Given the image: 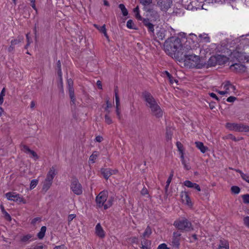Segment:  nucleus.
<instances>
[{
	"mask_svg": "<svg viewBox=\"0 0 249 249\" xmlns=\"http://www.w3.org/2000/svg\"><path fill=\"white\" fill-rule=\"evenodd\" d=\"M140 1L142 5L146 6L152 3V0H140Z\"/></svg>",
	"mask_w": 249,
	"mask_h": 249,
	"instance_id": "44",
	"label": "nucleus"
},
{
	"mask_svg": "<svg viewBox=\"0 0 249 249\" xmlns=\"http://www.w3.org/2000/svg\"><path fill=\"white\" fill-rule=\"evenodd\" d=\"M221 89H223L225 91L228 92V94H230L231 92H234L235 90V87L232 85L230 81H226L222 83Z\"/></svg>",
	"mask_w": 249,
	"mask_h": 249,
	"instance_id": "13",
	"label": "nucleus"
},
{
	"mask_svg": "<svg viewBox=\"0 0 249 249\" xmlns=\"http://www.w3.org/2000/svg\"><path fill=\"white\" fill-rule=\"evenodd\" d=\"M71 188L72 192L77 195H80L82 193V186L77 179H74L72 181Z\"/></svg>",
	"mask_w": 249,
	"mask_h": 249,
	"instance_id": "11",
	"label": "nucleus"
},
{
	"mask_svg": "<svg viewBox=\"0 0 249 249\" xmlns=\"http://www.w3.org/2000/svg\"><path fill=\"white\" fill-rule=\"evenodd\" d=\"M157 249H169L167 247V245L163 243V244L160 245L158 246Z\"/></svg>",
	"mask_w": 249,
	"mask_h": 249,
	"instance_id": "53",
	"label": "nucleus"
},
{
	"mask_svg": "<svg viewBox=\"0 0 249 249\" xmlns=\"http://www.w3.org/2000/svg\"><path fill=\"white\" fill-rule=\"evenodd\" d=\"M106 107H105V110L106 111V113L110 114V108L112 107V105L111 103L109 102L108 99H107L106 101Z\"/></svg>",
	"mask_w": 249,
	"mask_h": 249,
	"instance_id": "34",
	"label": "nucleus"
},
{
	"mask_svg": "<svg viewBox=\"0 0 249 249\" xmlns=\"http://www.w3.org/2000/svg\"><path fill=\"white\" fill-rule=\"evenodd\" d=\"M217 65H221L224 64L227 61V58L224 55H217Z\"/></svg>",
	"mask_w": 249,
	"mask_h": 249,
	"instance_id": "26",
	"label": "nucleus"
},
{
	"mask_svg": "<svg viewBox=\"0 0 249 249\" xmlns=\"http://www.w3.org/2000/svg\"><path fill=\"white\" fill-rule=\"evenodd\" d=\"M236 97L233 96H230L227 99V101L228 102H233L236 100Z\"/></svg>",
	"mask_w": 249,
	"mask_h": 249,
	"instance_id": "56",
	"label": "nucleus"
},
{
	"mask_svg": "<svg viewBox=\"0 0 249 249\" xmlns=\"http://www.w3.org/2000/svg\"><path fill=\"white\" fill-rule=\"evenodd\" d=\"M243 201L245 204H249V194L242 196Z\"/></svg>",
	"mask_w": 249,
	"mask_h": 249,
	"instance_id": "46",
	"label": "nucleus"
},
{
	"mask_svg": "<svg viewBox=\"0 0 249 249\" xmlns=\"http://www.w3.org/2000/svg\"><path fill=\"white\" fill-rule=\"evenodd\" d=\"M15 46L14 45H12V44H11L10 46L8 49V50L9 52H12L14 50Z\"/></svg>",
	"mask_w": 249,
	"mask_h": 249,
	"instance_id": "61",
	"label": "nucleus"
},
{
	"mask_svg": "<svg viewBox=\"0 0 249 249\" xmlns=\"http://www.w3.org/2000/svg\"><path fill=\"white\" fill-rule=\"evenodd\" d=\"M40 218L39 217H36V218H34L32 221V224H36V223L38 221H40Z\"/></svg>",
	"mask_w": 249,
	"mask_h": 249,
	"instance_id": "60",
	"label": "nucleus"
},
{
	"mask_svg": "<svg viewBox=\"0 0 249 249\" xmlns=\"http://www.w3.org/2000/svg\"><path fill=\"white\" fill-rule=\"evenodd\" d=\"M231 69L236 72H243L246 71V67L243 64L235 63L230 66Z\"/></svg>",
	"mask_w": 249,
	"mask_h": 249,
	"instance_id": "15",
	"label": "nucleus"
},
{
	"mask_svg": "<svg viewBox=\"0 0 249 249\" xmlns=\"http://www.w3.org/2000/svg\"><path fill=\"white\" fill-rule=\"evenodd\" d=\"M173 177V172H172L170 174V176H169V178H168V179H167V180L166 181V183H167L168 184H170V183L171 182V180L172 179Z\"/></svg>",
	"mask_w": 249,
	"mask_h": 249,
	"instance_id": "55",
	"label": "nucleus"
},
{
	"mask_svg": "<svg viewBox=\"0 0 249 249\" xmlns=\"http://www.w3.org/2000/svg\"><path fill=\"white\" fill-rule=\"evenodd\" d=\"M69 93L70 95V97L73 102L75 101V96H74V91L73 87L68 88Z\"/></svg>",
	"mask_w": 249,
	"mask_h": 249,
	"instance_id": "33",
	"label": "nucleus"
},
{
	"mask_svg": "<svg viewBox=\"0 0 249 249\" xmlns=\"http://www.w3.org/2000/svg\"><path fill=\"white\" fill-rule=\"evenodd\" d=\"M95 234L101 238H103L105 236V232L100 223H98L95 227Z\"/></svg>",
	"mask_w": 249,
	"mask_h": 249,
	"instance_id": "18",
	"label": "nucleus"
},
{
	"mask_svg": "<svg viewBox=\"0 0 249 249\" xmlns=\"http://www.w3.org/2000/svg\"><path fill=\"white\" fill-rule=\"evenodd\" d=\"M43 248H44L43 245H39V246H36L33 249H43Z\"/></svg>",
	"mask_w": 249,
	"mask_h": 249,
	"instance_id": "64",
	"label": "nucleus"
},
{
	"mask_svg": "<svg viewBox=\"0 0 249 249\" xmlns=\"http://www.w3.org/2000/svg\"><path fill=\"white\" fill-rule=\"evenodd\" d=\"M172 4V0H159L157 2V5L160 9L163 12H166Z\"/></svg>",
	"mask_w": 249,
	"mask_h": 249,
	"instance_id": "9",
	"label": "nucleus"
},
{
	"mask_svg": "<svg viewBox=\"0 0 249 249\" xmlns=\"http://www.w3.org/2000/svg\"><path fill=\"white\" fill-rule=\"evenodd\" d=\"M143 96L146 106L151 109L152 114L157 118L161 117L163 112L153 96L148 92H144Z\"/></svg>",
	"mask_w": 249,
	"mask_h": 249,
	"instance_id": "2",
	"label": "nucleus"
},
{
	"mask_svg": "<svg viewBox=\"0 0 249 249\" xmlns=\"http://www.w3.org/2000/svg\"><path fill=\"white\" fill-rule=\"evenodd\" d=\"M244 225L249 228V216H246L243 219Z\"/></svg>",
	"mask_w": 249,
	"mask_h": 249,
	"instance_id": "50",
	"label": "nucleus"
},
{
	"mask_svg": "<svg viewBox=\"0 0 249 249\" xmlns=\"http://www.w3.org/2000/svg\"><path fill=\"white\" fill-rule=\"evenodd\" d=\"M6 198L9 201L18 203L26 204V200L19 194L14 192H9L5 194Z\"/></svg>",
	"mask_w": 249,
	"mask_h": 249,
	"instance_id": "8",
	"label": "nucleus"
},
{
	"mask_svg": "<svg viewBox=\"0 0 249 249\" xmlns=\"http://www.w3.org/2000/svg\"><path fill=\"white\" fill-rule=\"evenodd\" d=\"M181 234L176 232L173 233V237L172 241V245L174 247L178 248L179 245L180 236Z\"/></svg>",
	"mask_w": 249,
	"mask_h": 249,
	"instance_id": "17",
	"label": "nucleus"
},
{
	"mask_svg": "<svg viewBox=\"0 0 249 249\" xmlns=\"http://www.w3.org/2000/svg\"><path fill=\"white\" fill-rule=\"evenodd\" d=\"M195 144L196 147L202 152V153H205L206 151H208V148L205 146H204L203 142H196Z\"/></svg>",
	"mask_w": 249,
	"mask_h": 249,
	"instance_id": "22",
	"label": "nucleus"
},
{
	"mask_svg": "<svg viewBox=\"0 0 249 249\" xmlns=\"http://www.w3.org/2000/svg\"><path fill=\"white\" fill-rule=\"evenodd\" d=\"M200 42L205 43H209L210 42V38L208 35L206 34H200L199 35Z\"/></svg>",
	"mask_w": 249,
	"mask_h": 249,
	"instance_id": "28",
	"label": "nucleus"
},
{
	"mask_svg": "<svg viewBox=\"0 0 249 249\" xmlns=\"http://www.w3.org/2000/svg\"><path fill=\"white\" fill-rule=\"evenodd\" d=\"M143 23L144 25L148 28L149 32H151L152 34L154 33V25L150 22L148 19H143Z\"/></svg>",
	"mask_w": 249,
	"mask_h": 249,
	"instance_id": "23",
	"label": "nucleus"
},
{
	"mask_svg": "<svg viewBox=\"0 0 249 249\" xmlns=\"http://www.w3.org/2000/svg\"><path fill=\"white\" fill-rule=\"evenodd\" d=\"M174 225L182 231H189L193 230L191 223L186 218L176 220L174 223Z\"/></svg>",
	"mask_w": 249,
	"mask_h": 249,
	"instance_id": "7",
	"label": "nucleus"
},
{
	"mask_svg": "<svg viewBox=\"0 0 249 249\" xmlns=\"http://www.w3.org/2000/svg\"><path fill=\"white\" fill-rule=\"evenodd\" d=\"M183 184L185 186H186L188 188H194L198 192H200L201 191L200 187L198 184L195 183H193L190 180L185 181Z\"/></svg>",
	"mask_w": 249,
	"mask_h": 249,
	"instance_id": "21",
	"label": "nucleus"
},
{
	"mask_svg": "<svg viewBox=\"0 0 249 249\" xmlns=\"http://www.w3.org/2000/svg\"><path fill=\"white\" fill-rule=\"evenodd\" d=\"M148 194L147 189L146 188H143L141 191V194L142 195H146Z\"/></svg>",
	"mask_w": 249,
	"mask_h": 249,
	"instance_id": "57",
	"label": "nucleus"
},
{
	"mask_svg": "<svg viewBox=\"0 0 249 249\" xmlns=\"http://www.w3.org/2000/svg\"><path fill=\"white\" fill-rule=\"evenodd\" d=\"M183 184L185 186H186L188 188H194L198 192H200L201 191L200 187L198 184L195 183H193L190 180L185 181Z\"/></svg>",
	"mask_w": 249,
	"mask_h": 249,
	"instance_id": "19",
	"label": "nucleus"
},
{
	"mask_svg": "<svg viewBox=\"0 0 249 249\" xmlns=\"http://www.w3.org/2000/svg\"><path fill=\"white\" fill-rule=\"evenodd\" d=\"M108 196V192L107 191H103L99 193L96 198V202L97 205L101 207L104 206L105 209H107L111 206L112 204V200L109 199L107 202L105 203L107 200Z\"/></svg>",
	"mask_w": 249,
	"mask_h": 249,
	"instance_id": "4",
	"label": "nucleus"
},
{
	"mask_svg": "<svg viewBox=\"0 0 249 249\" xmlns=\"http://www.w3.org/2000/svg\"><path fill=\"white\" fill-rule=\"evenodd\" d=\"M115 103H116V113L119 120L121 119L122 116L120 110V98L118 94L117 89L115 90Z\"/></svg>",
	"mask_w": 249,
	"mask_h": 249,
	"instance_id": "14",
	"label": "nucleus"
},
{
	"mask_svg": "<svg viewBox=\"0 0 249 249\" xmlns=\"http://www.w3.org/2000/svg\"><path fill=\"white\" fill-rule=\"evenodd\" d=\"M46 231V227L45 226H42L40 229V231L37 234V237L39 239H42L45 236V234Z\"/></svg>",
	"mask_w": 249,
	"mask_h": 249,
	"instance_id": "31",
	"label": "nucleus"
},
{
	"mask_svg": "<svg viewBox=\"0 0 249 249\" xmlns=\"http://www.w3.org/2000/svg\"><path fill=\"white\" fill-rule=\"evenodd\" d=\"M176 145L179 153H181V152H183V146L181 142H178Z\"/></svg>",
	"mask_w": 249,
	"mask_h": 249,
	"instance_id": "49",
	"label": "nucleus"
},
{
	"mask_svg": "<svg viewBox=\"0 0 249 249\" xmlns=\"http://www.w3.org/2000/svg\"><path fill=\"white\" fill-rule=\"evenodd\" d=\"M98 152L97 151H94L92 154L90 156L89 159V162H91L93 163L95 162V160L98 156Z\"/></svg>",
	"mask_w": 249,
	"mask_h": 249,
	"instance_id": "32",
	"label": "nucleus"
},
{
	"mask_svg": "<svg viewBox=\"0 0 249 249\" xmlns=\"http://www.w3.org/2000/svg\"><path fill=\"white\" fill-rule=\"evenodd\" d=\"M218 249H229L228 242L226 240H221Z\"/></svg>",
	"mask_w": 249,
	"mask_h": 249,
	"instance_id": "29",
	"label": "nucleus"
},
{
	"mask_svg": "<svg viewBox=\"0 0 249 249\" xmlns=\"http://www.w3.org/2000/svg\"><path fill=\"white\" fill-rule=\"evenodd\" d=\"M180 196L182 202L189 206H192V203L191 199L186 192H181Z\"/></svg>",
	"mask_w": 249,
	"mask_h": 249,
	"instance_id": "16",
	"label": "nucleus"
},
{
	"mask_svg": "<svg viewBox=\"0 0 249 249\" xmlns=\"http://www.w3.org/2000/svg\"><path fill=\"white\" fill-rule=\"evenodd\" d=\"M24 38L23 36H18L17 38L12 40L11 44L14 46L18 45L20 43L23 42Z\"/></svg>",
	"mask_w": 249,
	"mask_h": 249,
	"instance_id": "30",
	"label": "nucleus"
},
{
	"mask_svg": "<svg viewBox=\"0 0 249 249\" xmlns=\"http://www.w3.org/2000/svg\"><path fill=\"white\" fill-rule=\"evenodd\" d=\"M105 122L108 124H110L112 123V120L110 117L109 116V114L106 113L105 115Z\"/></svg>",
	"mask_w": 249,
	"mask_h": 249,
	"instance_id": "42",
	"label": "nucleus"
},
{
	"mask_svg": "<svg viewBox=\"0 0 249 249\" xmlns=\"http://www.w3.org/2000/svg\"><path fill=\"white\" fill-rule=\"evenodd\" d=\"M76 217L74 214H69L68 217V224H70L71 222Z\"/></svg>",
	"mask_w": 249,
	"mask_h": 249,
	"instance_id": "51",
	"label": "nucleus"
},
{
	"mask_svg": "<svg viewBox=\"0 0 249 249\" xmlns=\"http://www.w3.org/2000/svg\"><path fill=\"white\" fill-rule=\"evenodd\" d=\"M5 95V88H3L0 93V105H2L4 101V96Z\"/></svg>",
	"mask_w": 249,
	"mask_h": 249,
	"instance_id": "39",
	"label": "nucleus"
},
{
	"mask_svg": "<svg viewBox=\"0 0 249 249\" xmlns=\"http://www.w3.org/2000/svg\"><path fill=\"white\" fill-rule=\"evenodd\" d=\"M68 83V88L70 87H73V81L71 79H68L67 80Z\"/></svg>",
	"mask_w": 249,
	"mask_h": 249,
	"instance_id": "54",
	"label": "nucleus"
},
{
	"mask_svg": "<svg viewBox=\"0 0 249 249\" xmlns=\"http://www.w3.org/2000/svg\"><path fill=\"white\" fill-rule=\"evenodd\" d=\"M94 26L100 32L103 33L107 38H108V36L107 33L105 25H103L102 26H99L97 24H94Z\"/></svg>",
	"mask_w": 249,
	"mask_h": 249,
	"instance_id": "27",
	"label": "nucleus"
},
{
	"mask_svg": "<svg viewBox=\"0 0 249 249\" xmlns=\"http://www.w3.org/2000/svg\"><path fill=\"white\" fill-rule=\"evenodd\" d=\"M225 127L230 131L239 132H249V126L242 123H227Z\"/></svg>",
	"mask_w": 249,
	"mask_h": 249,
	"instance_id": "6",
	"label": "nucleus"
},
{
	"mask_svg": "<svg viewBox=\"0 0 249 249\" xmlns=\"http://www.w3.org/2000/svg\"><path fill=\"white\" fill-rule=\"evenodd\" d=\"M209 95H210V96L211 97L215 99L217 101H219V98L216 95V94L215 93H213V92L212 93H210Z\"/></svg>",
	"mask_w": 249,
	"mask_h": 249,
	"instance_id": "58",
	"label": "nucleus"
},
{
	"mask_svg": "<svg viewBox=\"0 0 249 249\" xmlns=\"http://www.w3.org/2000/svg\"><path fill=\"white\" fill-rule=\"evenodd\" d=\"M215 91L221 95L228 94V92L225 91V90L220 91V90L216 89V90H215Z\"/></svg>",
	"mask_w": 249,
	"mask_h": 249,
	"instance_id": "59",
	"label": "nucleus"
},
{
	"mask_svg": "<svg viewBox=\"0 0 249 249\" xmlns=\"http://www.w3.org/2000/svg\"><path fill=\"white\" fill-rule=\"evenodd\" d=\"M33 238V235L31 234H27L26 235L23 236L21 239V241L22 242L26 243L29 240H31Z\"/></svg>",
	"mask_w": 249,
	"mask_h": 249,
	"instance_id": "37",
	"label": "nucleus"
},
{
	"mask_svg": "<svg viewBox=\"0 0 249 249\" xmlns=\"http://www.w3.org/2000/svg\"><path fill=\"white\" fill-rule=\"evenodd\" d=\"M241 175L242 178L246 182L249 183V175L244 174L241 171H237Z\"/></svg>",
	"mask_w": 249,
	"mask_h": 249,
	"instance_id": "38",
	"label": "nucleus"
},
{
	"mask_svg": "<svg viewBox=\"0 0 249 249\" xmlns=\"http://www.w3.org/2000/svg\"><path fill=\"white\" fill-rule=\"evenodd\" d=\"M53 249H66V248L64 245H62L56 246Z\"/></svg>",
	"mask_w": 249,
	"mask_h": 249,
	"instance_id": "62",
	"label": "nucleus"
},
{
	"mask_svg": "<svg viewBox=\"0 0 249 249\" xmlns=\"http://www.w3.org/2000/svg\"><path fill=\"white\" fill-rule=\"evenodd\" d=\"M166 53L173 58L180 61L184 53H186L188 48L183 47L180 38L172 37L166 40L164 44Z\"/></svg>",
	"mask_w": 249,
	"mask_h": 249,
	"instance_id": "1",
	"label": "nucleus"
},
{
	"mask_svg": "<svg viewBox=\"0 0 249 249\" xmlns=\"http://www.w3.org/2000/svg\"><path fill=\"white\" fill-rule=\"evenodd\" d=\"M151 233L152 231L151 228L150 227L147 226L142 234V236L143 238L148 237L151 235Z\"/></svg>",
	"mask_w": 249,
	"mask_h": 249,
	"instance_id": "35",
	"label": "nucleus"
},
{
	"mask_svg": "<svg viewBox=\"0 0 249 249\" xmlns=\"http://www.w3.org/2000/svg\"><path fill=\"white\" fill-rule=\"evenodd\" d=\"M101 172L106 179H107L111 175V169L109 168H103L101 170Z\"/></svg>",
	"mask_w": 249,
	"mask_h": 249,
	"instance_id": "24",
	"label": "nucleus"
},
{
	"mask_svg": "<svg viewBox=\"0 0 249 249\" xmlns=\"http://www.w3.org/2000/svg\"><path fill=\"white\" fill-rule=\"evenodd\" d=\"M231 191L233 193L235 194H238L239 193L240 189L238 186H233L231 187Z\"/></svg>",
	"mask_w": 249,
	"mask_h": 249,
	"instance_id": "45",
	"label": "nucleus"
},
{
	"mask_svg": "<svg viewBox=\"0 0 249 249\" xmlns=\"http://www.w3.org/2000/svg\"><path fill=\"white\" fill-rule=\"evenodd\" d=\"M183 184L185 186H186L188 188H194L198 192H200L201 191L200 187L198 184L195 183H193L190 180L185 181Z\"/></svg>",
	"mask_w": 249,
	"mask_h": 249,
	"instance_id": "20",
	"label": "nucleus"
},
{
	"mask_svg": "<svg viewBox=\"0 0 249 249\" xmlns=\"http://www.w3.org/2000/svg\"><path fill=\"white\" fill-rule=\"evenodd\" d=\"M56 171L54 167H52L48 172L46 178L42 181V191L46 192L52 185L53 179L56 175Z\"/></svg>",
	"mask_w": 249,
	"mask_h": 249,
	"instance_id": "5",
	"label": "nucleus"
},
{
	"mask_svg": "<svg viewBox=\"0 0 249 249\" xmlns=\"http://www.w3.org/2000/svg\"><path fill=\"white\" fill-rule=\"evenodd\" d=\"M157 35L159 39L162 40L165 36L163 30H160L157 33Z\"/></svg>",
	"mask_w": 249,
	"mask_h": 249,
	"instance_id": "47",
	"label": "nucleus"
},
{
	"mask_svg": "<svg viewBox=\"0 0 249 249\" xmlns=\"http://www.w3.org/2000/svg\"><path fill=\"white\" fill-rule=\"evenodd\" d=\"M126 26L129 29H134L133 21L131 19L128 20L126 23Z\"/></svg>",
	"mask_w": 249,
	"mask_h": 249,
	"instance_id": "48",
	"label": "nucleus"
},
{
	"mask_svg": "<svg viewBox=\"0 0 249 249\" xmlns=\"http://www.w3.org/2000/svg\"><path fill=\"white\" fill-rule=\"evenodd\" d=\"M133 11L135 14L136 18L139 20H142V18L140 14L139 9L138 6L134 9Z\"/></svg>",
	"mask_w": 249,
	"mask_h": 249,
	"instance_id": "40",
	"label": "nucleus"
},
{
	"mask_svg": "<svg viewBox=\"0 0 249 249\" xmlns=\"http://www.w3.org/2000/svg\"><path fill=\"white\" fill-rule=\"evenodd\" d=\"M119 7L122 11V14L124 16H126L128 15V11L124 4H120Z\"/></svg>",
	"mask_w": 249,
	"mask_h": 249,
	"instance_id": "36",
	"label": "nucleus"
},
{
	"mask_svg": "<svg viewBox=\"0 0 249 249\" xmlns=\"http://www.w3.org/2000/svg\"><path fill=\"white\" fill-rule=\"evenodd\" d=\"M185 65L189 67H195L197 69H201L205 65L204 63L200 58L199 56L196 55L183 54L182 59Z\"/></svg>",
	"mask_w": 249,
	"mask_h": 249,
	"instance_id": "3",
	"label": "nucleus"
},
{
	"mask_svg": "<svg viewBox=\"0 0 249 249\" xmlns=\"http://www.w3.org/2000/svg\"><path fill=\"white\" fill-rule=\"evenodd\" d=\"M38 183V179H33L30 183V188L31 190L35 188L36 185H37Z\"/></svg>",
	"mask_w": 249,
	"mask_h": 249,
	"instance_id": "43",
	"label": "nucleus"
},
{
	"mask_svg": "<svg viewBox=\"0 0 249 249\" xmlns=\"http://www.w3.org/2000/svg\"><path fill=\"white\" fill-rule=\"evenodd\" d=\"M233 56L239 61L243 62H249V54L235 51L233 53Z\"/></svg>",
	"mask_w": 249,
	"mask_h": 249,
	"instance_id": "10",
	"label": "nucleus"
},
{
	"mask_svg": "<svg viewBox=\"0 0 249 249\" xmlns=\"http://www.w3.org/2000/svg\"><path fill=\"white\" fill-rule=\"evenodd\" d=\"M95 140L98 142H101L103 140V138L100 136H98L96 137Z\"/></svg>",
	"mask_w": 249,
	"mask_h": 249,
	"instance_id": "63",
	"label": "nucleus"
},
{
	"mask_svg": "<svg viewBox=\"0 0 249 249\" xmlns=\"http://www.w3.org/2000/svg\"><path fill=\"white\" fill-rule=\"evenodd\" d=\"M21 150L25 153L29 155V157L35 160H36L39 158L36 152L30 149L29 147L26 145H23L22 147Z\"/></svg>",
	"mask_w": 249,
	"mask_h": 249,
	"instance_id": "12",
	"label": "nucleus"
},
{
	"mask_svg": "<svg viewBox=\"0 0 249 249\" xmlns=\"http://www.w3.org/2000/svg\"><path fill=\"white\" fill-rule=\"evenodd\" d=\"M217 55L211 56L208 61V65L210 67L215 66L217 65Z\"/></svg>",
	"mask_w": 249,
	"mask_h": 249,
	"instance_id": "25",
	"label": "nucleus"
},
{
	"mask_svg": "<svg viewBox=\"0 0 249 249\" xmlns=\"http://www.w3.org/2000/svg\"><path fill=\"white\" fill-rule=\"evenodd\" d=\"M3 214L4 215L5 218L6 220H7L8 221L11 220V217L7 212H4V213H3Z\"/></svg>",
	"mask_w": 249,
	"mask_h": 249,
	"instance_id": "52",
	"label": "nucleus"
},
{
	"mask_svg": "<svg viewBox=\"0 0 249 249\" xmlns=\"http://www.w3.org/2000/svg\"><path fill=\"white\" fill-rule=\"evenodd\" d=\"M226 138L227 139H231V140H232V141H233L234 142H237V141H240V140H242L243 139L242 137H241L240 138L237 139L235 136H234L233 135H232L231 134H228L226 136Z\"/></svg>",
	"mask_w": 249,
	"mask_h": 249,
	"instance_id": "41",
	"label": "nucleus"
}]
</instances>
